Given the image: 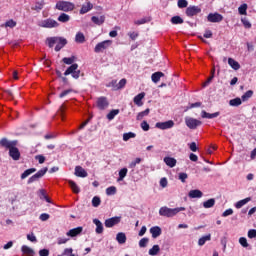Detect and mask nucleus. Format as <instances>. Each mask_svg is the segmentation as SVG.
<instances>
[{
  "mask_svg": "<svg viewBox=\"0 0 256 256\" xmlns=\"http://www.w3.org/2000/svg\"><path fill=\"white\" fill-rule=\"evenodd\" d=\"M17 143V140L9 141L7 138H2L0 140V147L9 149V157H11L13 161H19V159H21V152L19 151V148H17Z\"/></svg>",
  "mask_w": 256,
  "mask_h": 256,
  "instance_id": "obj_1",
  "label": "nucleus"
},
{
  "mask_svg": "<svg viewBox=\"0 0 256 256\" xmlns=\"http://www.w3.org/2000/svg\"><path fill=\"white\" fill-rule=\"evenodd\" d=\"M62 61L65 65H70L64 72L65 77L67 75H71L73 79H79L81 77V70H79V64L75 63V56L64 57Z\"/></svg>",
  "mask_w": 256,
  "mask_h": 256,
  "instance_id": "obj_2",
  "label": "nucleus"
},
{
  "mask_svg": "<svg viewBox=\"0 0 256 256\" xmlns=\"http://www.w3.org/2000/svg\"><path fill=\"white\" fill-rule=\"evenodd\" d=\"M181 211H185V207H177V208H169L167 206H163L159 209V215L160 217H175L178 213H181Z\"/></svg>",
  "mask_w": 256,
  "mask_h": 256,
  "instance_id": "obj_3",
  "label": "nucleus"
},
{
  "mask_svg": "<svg viewBox=\"0 0 256 256\" xmlns=\"http://www.w3.org/2000/svg\"><path fill=\"white\" fill-rule=\"evenodd\" d=\"M55 9L58 11H63L64 13H69L75 9V4L70 1H58L55 5Z\"/></svg>",
  "mask_w": 256,
  "mask_h": 256,
  "instance_id": "obj_4",
  "label": "nucleus"
},
{
  "mask_svg": "<svg viewBox=\"0 0 256 256\" xmlns=\"http://www.w3.org/2000/svg\"><path fill=\"white\" fill-rule=\"evenodd\" d=\"M39 27H43V29H55L59 27V22H57L52 18H48V19L42 20L39 23Z\"/></svg>",
  "mask_w": 256,
  "mask_h": 256,
  "instance_id": "obj_5",
  "label": "nucleus"
},
{
  "mask_svg": "<svg viewBox=\"0 0 256 256\" xmlns=\"http://www.w3.org/2000/svg\"><path fill=\"white\" fill-rule=\"evenodd\" d=\"M48 171V168H42L40 169L36 174L32 175L28 181L27 184L31 185V183H35V181H39L41 179V177H43Z\"/></svg>",
  "mask_w": 256,
  "mask_h": 256,
  "instance_id": "obj_6",
  "label": "nucleus"
},
{
  "mask_svg": "<svg viewBox=\"0 0 256 256\" xmlns=\"http://www.w3.org/2000/svg\"><path fill=\"white\" fill-rule=\"evenodd\" d=\"M111 43H113V41L104 40V41L96 44V46L94 48V52L95 53H102V51H105V49H109V47H111Z\"/></svg>",
  "mask_w": 256,
  "mask_h": 256,
  "instance_id": "obj_7",
  "label": "nucleus"
},
{
  "mask_svg": "<svg viewBox=\"0 0 256 256\" xmlns=\"http://www.w3.org/2000/svg\"><path fill=\"white\" fill-rule=\"evenodd\" d=\"M185 124L188 129H197L200 125H202L201 120H197L191 117H185Z\"/></svg>",
  "mask_w": 256,
  "mask_h": 256,
  "instance_id": "obj_8",
  "label": "nucleus"
},
{
  "mask_svg": "<svg viewBox=\"0 0 256 256\" xmlns=\"http://www.w3.org/2000/svg\"><path fill=\"white\" fill-rule=\"evenodd\" d=\"M155 127L157 129H161L162 131H165L167 129H173V127H175V122L173 120H168L165 122H157Z\"/></svg>",
  "mask_w": 256,
  "mask_h": 256,
  "instance_id": "obj_9",
  "label": "nucleus"
},
{
  "mask_svg": "<svg viewBox=\"0 0 256 256\" xmlns=\"http://www.w3.org/2000/svg\"><path fill=\"white\" fill-rule=\"evenodd\" d=\"M119 223H121V216H115L106 219L104 225L107 229H111V227H115V225H119Z\"/></svg>",
  "mask_w": 256,
  "mask_h": 256,
  "instance_id": "obj_10",
  "label": "nucleus"
},
{
  "mask_svg": "<svg viewBox=\"0 0 256 256\" xmlns=\"http://www.w3.org/2000/svg\"><path fill=\"white\" fill-rule=\"evenodd\" d=\"M208 23H221L223 21V15L219 12L209 13L207 16Z\"/></svg>",
  "mask_w": 256,
  "mask_h": 256,
  "instance_id": "obj_11",
  "label": "nucleus"
},
{
  "mask_svg": "<svg viewBox=\"0 0 256 256\" xmlns=\"http://www.w3.org/2000/svg\"><path fill=\"white\" fill-rule=\"evenodd\" d=\"M201 13V7L199 6H189L186 8V16L187 17H195V15H199Z\"/></svg>",
  "mask_w": 256,
  "mask_h": 256,
  "instance_id": "obj_12",
  "label": "nucleus"
},
{
  "mask_svg": "<svg viewBox=\"0 0 256 256\" xmlns=\"http://www.w3.org/2000/svg\"><path fill=\"white\" fill-rule=\"evenodd\" d=\"M97 107L101 111L107 109L109 107V101H107V97H104V96L99 97L97 99Z\"/></svg>",
  "mask_w": 256,
  "mask_h": 256,
  "instance_id": "obj_13",
  "label": "nucleus"
},
{
  "mask_svg": "<svg viewBox=\"0 0 256 256\" xmlns=\"http://www.w3.org/2000/svg\"><path fill=\"white\" fill-rule=\"evenodd\" d=\"M81 233H83V227L82 226H78L76 228L70 229L66 235L68 237H77L79 235H81Z\"/></svg>",
  "mask_w": 256,
  "mask_h": 256,
  "instance_id": "obj_14",
  "label": "nucleus"
},
{
  "mask_svg": "<svg viewBox=\"0 0 256 256\" xmlns=\"http://www.w3.org/2000/svg\"><path fill=\"white\" fill-rule=\"evenodd\" d=\"M143 99H145V92L137 94L134 97L133 102L135 103V105H137V107H143Z\"/></svg>",
  "mask_w": 256,
  "mask_h": 256,
  "instance_id": "obj_15",
  "label": "nucleus"
},
{
  "mask_svg": "<svg viewBox=\"0 0 256 256\" xmlns=\"http://www.w3.org/2000/svg\"><path fill=\"white\" fill-rule=\"evenodd\" d=\"M190 199H201L203 197V192L199 189L190 190L188 193Z\"/></svg>",
  "mask_w": 256,
  "mask_h": 256,
  "instance_id": "obj_16",
  "label": "nucleus"
},
{
  "mask_svg": "<svg viewBox=\"0 0 256 256\" xmlns=\"http://www.w3.org/2000/svg\"><path fill=\"white\" fill-rule=\"evenodd\" d=\"M56 46L54 50L58 53V51L62 50L65 45H67V39L64 37H58V42H56Z\"/></svg>",
  "mask_w": 256,
  "mask_h": 256,
  "instance_id": "obj_17",
  "label": "nucleus"
},
{
  "mask_svg": "<svg viewBox=\"0 0 256 256\" xmlns=\"http://www.w3.org/2000/svg\"><path fill=\"white\" fill-rule=\"evenodd\" d=\"M220 114H221L220 112H214L211 114L205 110H202L201 117H202V119H215V118L219 117Z\"/></svg>",
  "mask_w": 256,
  "mask_h": 256,
  "instance_id": "obj_18",
  "label": "nucleus"
},
{
  "mask_svg": "<svg viewBox=\"0 0 256 256\" xmlns=\"http://www.w3.org/2000/svg\"><path fill=\"white\" fill-rule=\"evenodd\" d=\"M163 161L167 165V167H170L171 169H173V167L177 165V159L173 157L166 156L164 157Z\"/></svg>",
  "mask_w": 256,
  "mask_h": 256,
  "instance_id": "obj_19",
  "label": "nucleus"
},
{
  "mask_svg": "<svg viewBox=\"0 0 256 256\" xmlns=\"http://www.w3.org/2000/svg\"><path fill=\"white\" fill-rule=\"evenodd\" d=\"M93 223H94V225H96L95 233L97 235H101V233H103V230H104L103 223L101 222V220H99L97 218L93 219Z\"/></svg>",
  "mask_w": 256,
  "mask_h": 256,
  "instance_id": "obj_20",
  "label": "nucleus"
},
{
  "mask_svg": "<svg viewBox=\"0 0 256 256\" xmlns=\"http://www.w3.org/2000/svg\"><path fill=\"white\" fill-rule=\"evenodd\" d=\"M91 21H92V23H94V25L101 26V25H103V23H105V15L92 16Z\"/></svg>",
  "mask_w": 256,
  "mask_h": 256,
  "instance_id": "obj_21",
  "label": "nucleus"
},
{
  "mask_svg": "<svg viewBox=\"0 0 256 256\" xmlns=\"http://www.w3.org/2000/svg\"><path fill=\"white\" fill-rule=\"evenodd\" d=\"M76 177H82L85 178L87 177L89 174L85 171V168L81 167V166H76L75 167V173Z\"/></svg>",
  "mask_w": 256,
  "mask_h": 256,
  "instance_id": "obj_22",
  "label": "nucleus"
},
{
  "mask_svg": "<svg viewBox=\"0 0 256 256\" xmlns=\"http://www.w3.org/2000/svg\"><path fill=\"white\" fill-rule=\"evenodd\" d=\"M91 9H93V3L91 2H87L86 4H83L79 14L80 15H85V13H89V11H91Z\"/></svg>",
  "mask_w": 256,
  "mask_h": 256,
  "instance_id": "obj_23",
  "label": "nucleus"
},
{
  "mask_svg": "<svg viewBox=\"0 0 256 256\" xmlns=\"http://www.w3.org/2000/svg\"><path fill=\"white\" fill-rule=\"evenodd\" d=\"M150 233H151L153 239H157V237H160V235L162 233L161 227H159V226L151 227Z\"/></svg>",
  "mask_w": 256,
  "mask_h": 256,
  "instance_id": "obj_24",
  "label": "nucleus"
},
{
  "mask_svg": "<svg viewBox=\"0 0 256 256\" xmlns=\"http://www.w3.org/2000/svg\"><path fill=\"white\" fill-rule=\"evenodd\" d=\"M116 241L119 243V245H124V243H127V235H125L124 232H119L116 235Z\"/></svg>",
  "mask_w": 256,
  "mask_h": 256,
  "instance_id": "obj_25",
  "label": "nucleus"
},
{
  "mask_svg": "<svg viewBox=\"0 0 256 256\" xmlns=\"http://www.w3.org/2000/svg\"><path fill=\"white\" fill-rule=\"evenodd\" d=\"M228 65H230L234 71H239V69H241V64L233 58H228Z\"/></svg>",
  "mask_w": 256,
  "mask_h": 256,
  "instance_id": "obj_26",
  "label": "nucleus"
},
{
  "mask_svg": "<svg viewBox=\"0 0 256 256\" xmlns=\"http://www.w3.org/2000/svg\"><path fill=\"white\" fill-rule=\"evenodd\" d=\"M21 251L24 255H30V256H33L35 255V250H33V248L27 246V245H23L21 247Z\"/></svg>",
  "mask_w": 256,
  "mask_h": 256,
  "instance_id": "obj_27",
  "label": "nucleus"
},
{
  "mask_svg": "<svg viewBox=\"0 0 256 256\" xmlns=\"http://www.w3.org/2000/svg\"><path fill=\"white\" fill-rule=\"evenodd\" d=\"M161 77H165V74L158 71L152 74L151 79L153 83H159V81H161Z\"/></svg>",
  "mask_w": 256,
  "mask_h": 256,
  "instance_id": "obj_28",
  "label": "nucleus"
},
{
  "mask_svg": "<svg viewBox=\"0 0 256 256\" xmlns=\"http://www.w3.org/2000/svg\"><path fill=\"white\" fill-rule=\"evenodd\" d=\"M249 201H251V197H248V198L239 200L238 202H236V203L234 204V207H235L236 209H241V207L247 205V203H249Z\"/></svg>",
  "mask_w": 256,
  "mask_h": 256,
  "instance_id": "obj_29",
  "label": "nucleus"
},
{
  "mask_svg": "<svg viewBox=\"0 0 256 256\" xmlns=\"http://www.w3.org/2000/svg\"><path fill=\"white\" fill-rule=\"evenodd\" d=\"M204 209H211L215 207V198H210L202 203Z\"/></svg>",
  "mask_w": 256,
  "mask_h": 256,
  "instance_id": "obj_30",
  "label": "nucleus"
},
{
  "mask_svg": "<svg viewBox=\"0 0 256 256\" xmlns=\"http://www.w3.org/2000/svg\"><path fill=\"white\" fill-rule=\"evenodd\" d=\"M58 21H60V23H69V21H71V16L66 13H61L58 16Z\"/></svg>",
  "mask_w": 256,
  "mask_h": 256,
  "instance_id": "obj_31",
  "label": "nucleus"
},
{
  "mask_svg": "<svg viewBox=\"0 0 256 256\" xmlns=\"http://www.w3.org/2000/svg\"><path fill=\"white\" fill-rule=\"evenodd\" d=\"M37 171V168H30L25 170L22 174H21V179H27V177H29V175H33V173H35Z\"/></svg>",
  "mask_w": 256,
  "mask_h": 256,
  "instance_id": "obj_32",
  "label": "nucleus"
},
{
  "mask_svg": "<svg viewBox=\"0 0 256 256\" xmlns=\"http://www.w3.org/2000/svg\"><path fill=\"white\" fill-rule=\"evenodd\" d=\"M127 173H129V170L127 168H122L119 170V177L117 178V181H123V179H125V177H127Z\"/></svg>",
  "mask_w": 256,
  "mask_h": 256,
  "instance_id": "obj_33",
  "label": "nucleus"
},
{
  "mask_svg": "<svg viewBox=\"0 0 256 256\" xmlns=\"http://www.w3.org/2000/svg\"><path fill=\"white\" fill-rule=\"evenodd\" d=\"M44 7H45V1L42 0L40 2H36L35 5L32 6V10L37 11V13H39V11H41Z\"/></svg>",
  "mask_w": 256,
  "mask_h": 256,
  "instance_id": "obj_34",
  "label": "nucleus"
},
{
  "mask_svg": "<svg viewBox=\"0 0 256 256\" xmlns=\"http://www.w3.org/2000/svg\"><path fill=\"white\" fill-rule=\"evenodd\" d=\"M207 241H211V234L202 236L201 238H199L198 240V245L200 247H203V245H205V243H207Z\"/></svg>",
  "mask_w": 256,
  "mask_h": 256,
  "instance_id": "obj_35",
  "label": "nucleus"
},
{
  "mask_svg": "<svg viewBox=\"0 0 256 256\" xmlns=\"http://www.w3.org/2000/svg\"><path fill=\"white\" fill-rule=\"evenodd\" d=\"M68 183H69L73 193H76V194L81 193V189L79 188L77 183H75V181L69 180Z\"/></svg>",
  "mask_w": 256,
  "mask_h": 256,
  "instance_id": "obj_36",
  "label": "nucleus"
},
{
  "mask_svg": "<svg viewBox=\"0 0 256 256\" xmlns=\"http://www.w3.org/2000/svg\"><path fill=\"white\" fill-rule=\"evenodd\" d=\"M242 103H243V100H241V98H239V97L231 99L229 101V105L231 107H239V105H241Z\"/></svg>",
  "mask_w": 256,
  "mask_h": 256,
  "instance_id": "obj_37",
  "label": "nucleus"
},
{
  "mask_svg": "<svg viewBox=\"0 0 256 256\" xmlns=\"http://www.w3.org/2000/svg\"><path fill=\"white\" fill-rule=\"evenodd\" d=\"M119 113V109H113L107 114L108 121H113L115 117H117V114Z\"/></svg>",
  "mask_w": 256,
  "mask_h": 256,
  "instance_id": "obj_38",
  "label": "nucleus"
},
{
  "mask_svg": "<svg viewBox=\"0 0 256 256\" xmlns=\"http://www.w3.org/2000/svg\"><path fill=\"white\" fill-rule=\"evenodd\" d=\"M251 97H253V90H248L246 91L242 96H241V100L243 102L245 101H249V99H251Z\"/></svg>",
  "mask_w": 256,
  "mask_h": 256,
  "instance_id": "obj_39",
  "label": "nucleus"
},
{
  "mask_svg": "<svg viewBox=\"0 0 256 256\" xmlns=\"http://www.w3.org/2000/svg\"><path fill=\"white\" fill-rule=\"evenodd\" d=\"M47 41V45L50 49H52V47L55 45V43L58 42V37H48L46 39Z\"/></svg>",
  "mask_w": 256,
  "mask_h": 256,
  "instance_id": "obj_40",
  "label": "nucleus"
},
{
  "mask_svg": "<svg viewBox=\"0 0 256 256\" xmlns=\"http://www.w3.org/2000/svg\"><path fill=\"white\" fill-rule=\"evenodd\" d=\"M170 21H171L172 25H182V23L184 22L183 18H181V16H174L171 18Z\"/></svg>",
  "mask_w": 256,
  "mask_h": 256,
  "instance_id": "obj_41",
  "label": "nucleus"
},
{
  "mask_svg": "<svg viewBox=\"0 0 256 256\" xmlns=\"http://www.w3.org/2000/svg\"><path fill=\"white\" fill-rule=\"evenodd\" d=\"M150 109L147 108L146 110L139 112L136 116L137 121H141V119H143V117H147V115H149L150 113Z\"/></svg>",
  "mask_w": 256,
  "mask_h": 256,
  "instance_id": "obj_42",
  "label": "nucleus"
},
{
  "mask_svg": "<svg viewBox=\"0 0 256 256\" xmlns=\"http://www.w3.org/2000/svg\"><path fill=\"white\" fill-rule=\"evenodd\" d=\"M137 134L135 132H127L123 134V141H129V139H135Z\"/></svg>",
  "mask_w": 256,
  "mask_h": 256,
  "instance_id": "obj_43",
  "label": "nucleus"
},
{
  "mask_svg": "<svg viewBox=\"0 0 256 256\" xmlns=\"http://www.w3.org/2000/svg\"><path fill=\"white\" fill-rule=\"evenodd\" d=\"M85 41V34L83 32H78L75 36L76 43H83Z\"/></svg>",
  "mask_w": 256,
  "mask_h": 256,
  "instance_id": "obj_44",
  "label": "nucleus"
},
{
  "mask_svg": "<svg viewBox=\"0 0 256 256\" xmlns=\"http://www.w3.org/2000/svg\"><path fill=\"white\" fill-rule=\"evenodd\" d=\"M159 251H161V248L159 247V245H154L150 250H149V255L151 256H155L159 253Z\"/></svg>",
  "mask_w": 256,
  "mask_h": 256,
  "instance_id": "obj_45",
  "label": "nucleus"
},
{
  "mask_svg": "<svg viewBox=\"0 0 256 256\" xmlns=\"http://www.w3.org/2000/svg\"><path fill=\"white\" fill-rule=\"evenodd\" d=\"M213 79H215V69L211 71V76L207 79V81L204 82L203 87H209Z\"/></svg>",
  "mask_w": 256,
  "mask_h": 256,
  "instance_id": "obj_46",
  "label": "nucleus"
},
{
  "mask_svg": "<svg viewBox=\"0 0 256 256\" xmlns=\"http://www.w3.org/2000/svg\"><path fill=\"white\" fill-rule=\"evenodd\" d=\"M151 21V17H144L139 20H136L134 23L135 25H145V23H149Z\"/></svg>",
  "mask_w": 256,
  "mask_h": 256,
  "instance_id": "obj_47",
  "label": "nucleus"
},
{
  "mask_svg": "<svg viewBox=\"0 0 256 256\" xmlns=\"http://www.w3.org/2000/svg\"><path fill=\"white\" fill-rule=\"evenodd\" d=\"M247 4H242L238 7V13L239 15H247Z\"/></svg>",
  "mask_w": 256,
  "mask_h": 256,
  "instance_id": "obj_48",
  "label": "nucleus"
},
{
  "mask_svg": "<svg viewBox=\"0 0 256 256\" xmlns=\"http://www.w3.org/2000/svg\"><path fill=\"white\" fill-rule=\"evenodd\" d=\"M4 27H9L10 29H13L14 27H17V22L13 19L7 20L4 24Z\"/></svg>",
  "mask_w": 256,
  "mask_h": 256,
  "instance_id": "obj_49",
  "label": "nucleus"
},
{
  "mask_svg": "<svg viewBox=\"0 0 256 256\" xmlns=\"http://www.w3.org/2000/svg\"><path fill=\"white\" fill-rule=\"evenodd\" d=\"M241 23L245 27V29H251V27H252L251 22L246 17L241 18Z\"/></svg>",
  "mask_w": 256,
  "mask_h": 256,
  "instance_id": "obj_50",
  "label": "nucleus"
},
{
  "mask_svg": "<svg viewBox=\"0 0 256 256\" xmlns=\"http://www.w3.org/2000/svg\"><path fill=\"white\" fill-rule=\"evenodd\" d=\"M101 205V198L99 196H94L92 198V207H99Z\"/></svg>",
  "mask_w": 256,
  "mask_h": 256,
  "instance_id": "obj_51",
  "label": "nucleus"
},
{
  "mask_svg": "<svg viewBox=\"0 0 256 256\" xmlns=\"http://www.w3.org/2000/svg\"><path fill=\"white\" fill-rule=\"evenodd\" d=\"M125 85H127V79L123 78L121 79L118 84H116L115 89L119 90V89H123V87H125Z\"/></svg>",
  "mask_w": 256,
  "mask_h": 256,
  "instance_id": "obj_52",
  "label": "nucleus"
},
{
  "mask_svg": "<svg viewBox=\"0 0 256 256\" xmlns=\"http://www.w3.org/2000/svg\"><path fill=\"white\" fill-rule=\"evenodd\" d=\"M117 193V188L115 186H110L106 189V195L111 196Z\"/></svg>",
  "mask_w": 256,
  "mask_h": 256,
  "instance_id": "obj_53",
  "label": "nucleus"
},
{
  "mask_svg": "<svg viewBox=\"0 0 256 256\" xmlns=\"http://www.w3.org/2000/svg\"><path fill=\"white\" fill-rule=\"evenodd\" d=\"M148 243H149V238L144 237V238H142V239L139 241V247L145 248V247H147Z\"/></svg>",
  "mask_w": 256,
  "mask_h": 256,
  "instance_id": "obj_54",
  "label": "nucleus"
},
{
  "mask_svg": "<svg viewBox=\"0 0 256 256\" xmlns=\"http://www.w3.org/2000/svg\"><path fill=\"white\" fill-rule=\"evenodd\" d=\"M177 5L179 9H185L189 5V2L187 0H178Z\"/></svg>",
  "mask_w": 256,
  "mask_h": 256,
  "instance_id": "obj_55",
  "label": "nucleus"
},
{
  "mask_svg": "<svg viewBox=\"0 0 256 256\" xmlns=\"http://www.w3.org/2000/svg\"><path fill=\"white\" fill-rule=\"evenodd\" d=\"M139 163H141V158H136L134 161H132L129 164V168L130 169H135V167H137V165H139Z\"/></svg>",
  "mask_w": 256,
  "mask_h": 256,
  "instance_id": "obj_56",
  "label": "nucleus"
},
{
  "mask_svg": "<svg viewBox=\"0 0 256 256\" xmlns=\"http://www.w3.org/2000/svg\"><path fill=\"white\" fill-rule=\"evenodd\" d=\"M239 243H240V245H242L245 248L249 247V243L247 242V238H245V237H240Z\"/></svg>",
  "mask_w": 256,
  "mask_h": 256,
  "instance_id": "obj_57",
  "label": "nucleus"
},
{
  "mask_svg": "<svg viewBox=\"0 0 256 256\" xmlns=\"http://www.w3.org/2000/svg\"><path fill=\"white\" fill-rule=\"evenodd\" d=\"M69 93H73V89H67V90L62 91L59 94L60 99H63V97H67V95H69Z\"/></svg>",
  "mask_w": 256,
  "mask_h": 256,
  "instance_id": "obj_58",
  "label": "nucleus"
},
{
  "mask_svg": "<svg viewBox=\"0 0 256 256\" xmlns=\"http://www.w3.org/2000/svg\"><path fill=\"white\" fill-rule=\"evenodd\" d=\"M140 127L144 131H149V129H150L149 123H147V121H145V120L141 122Z\"/></svg>",
  "mask_w": 256,
  "mask_h": 256,
  "instance_id": "obj_59",
  "label": "nucleus"
},
{
  "mask_svg": "<svg viewBox=\"0 0 256 256\" xmlns=\"http://www.w3.org/2000/svg\"><path fill=\"white\" fill-rule=\"evenodd\" d=\"M248 237H249V239H255L256 238V229H250L248 231Z\"/></svg>",
  "mask_w": 256,
  "mask_h": 256,
  "instance_id": "obj_60",
  "label": "nucleus"
},
{
  "mask_svg": "<svg viewBox=\"0 0 256 256\" xmlns=\"http://www.w3.org/2000/svg\"><path fill=\"white\" fill-rule=\"evenodd\" d=\"M178 177H179V179L181 180L182 183H185V181H187L188 175L185 172H181Z\"/></svg>",
  "mask_w": 256,
  "mask_h": 256,
  "instance_id": "obj_61",
  "label": "nucleus"
},
{
  "mask_svg": "<svg viewBox=\"0 0 256 256\" xmlns=\"http://www.w3.org/2000/svg\"><path fill=\"white\" fill-rule=\"evenodd\" d=\"M51 216L48 214V213H42L40 216H39V219L40 221H48V219L50 218Z\"/></svg>",
  "mask_w": 256,
  "mask_h": 256,
  "instance_id": "obj_62",
  "label": "nucleus"
},
{
  "mask_svg": "<svg viewBox=\"0 0 256 256\" xmlns=\"http://www.w3.org/2000/svg\"><path fill=\"white\" fill-rule=\"evenodd\" d=\"M229 215H233V209L232 208H229V209L225 210L222 213V217H229Z\"/></svg>",
  "mask_w": 256,
  "mask_h": 256,
  "instance_id": "obj_63",
  "label": "nucleus"
},
{
  "mask_svg": "<svg viewBox=\"0 0 256 256\" xmlns=\"http://www.w3.org/2000/svg\"><path fill=\"white\" fill-rule=\"evenodd\" d=\"M39 255L40 256H49V249H41L39 250Z\"/></svg>",
  "mask_w": 256,
  "mask_h": 256,
  "instance_id": "obj_64",
  "label": "nucleus"
}]
</instances>
